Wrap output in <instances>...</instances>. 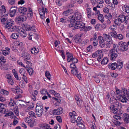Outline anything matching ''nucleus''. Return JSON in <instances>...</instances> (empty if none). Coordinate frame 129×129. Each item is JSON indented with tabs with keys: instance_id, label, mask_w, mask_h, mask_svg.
Wrapping results in <instances>:
<instances>
[{
	"instance_id": "nucleus-35",
	"label": "nucleus",
	"mask_w": 129,
	"mask_h": 129,
	"mask_svg": "<svg viewBox=\"0 0 129 129\" xmlns=\"http://www.w3.org/2000/svg\"><path fill=\"white\" fill-rule=\"evenodd\" d=\"M19 36V34L15 33H13L11 36L10 37L13 39H17Z\"/></svg>"
},
{
	"instance_id": "nucleus-11",
	"label": "nucleus",
	"mask_w": 129,
	"mask_h": 129,
	"mask_svg": "<svg viewBox=\"0 0 129 129\" xmlns=\"http://www.w3.org/2000/svg\"><path fill=\"white\" fill-rule=\"evenodd\" d=\"M98 38L100 47L102 48L104 47L105 45V42L103 37L101 36H99L98 37Z\"/></svg>"
},
{
	"instance_id": "nucleus-8",
	"label": "nucleus",
	"mask_w": 129,
	"mask_h": 129,
	"mask_svg": "<svg viewBox=\"0 0 129 129\" xmlns=\"http://www.w3.org/2000/svg\"><path fill=\"white\" fill-rule=\"evenodd\" d=\"M17 31L19 33L20 36L22 38L25 37L26 36L25 31L21 27H18Z\"/></svg>"
},
{
	"instance_id": "nucleus-22",
	"label": "nucleus",
	"mask_w": 129,
	"mask_h": 129,
	"mask_svg": "<svg viewBox=\"0 0 129 129\" xmlns=\"http://www.w3.org/2000/svg\"><path fill=\"white\" fill-rule=\"evenodd\" d=\"M40 127L42 128L46 129H52L50 128L49 124H42L40 125Z\"/></svg>"
},
{
	"instance_id": "nucleus-12",
	"label": "nucleus",
	"mask_w": 129,
	"mask_h": 129,
	"mask_svg": "<svg viewBox=\"0 0 129 129\" xmlns=\"http://www.w3.org/2000/svg\"><path fill=\"white\" fill-rule=\"evenodd\" d=\"M63 111V109L61 108H59L57 109H55L52 111L53 114L56 115L61 114Z\"/></svg>"
},
{
	"instance_id": "nucleus-33",
	"label": "nucleus",
	"mask_w": 129,
	"mask_h": 129,
	"mask_svg": "<svg viewBox=\"0 0 129 129\" xmlns=\"http://www.w3.org/2000/svg\"><path fill=\"white\" fill-rule=\"evenodd\" d=\"M6 113V115L7 116H10V118H13L14 116V113L13 112L11 111L6 112V111H5V113Z\"/></svg>"
},
{
	"instance_id": "nucleus-28",
	"label": "nucleus",
	"mask_w": 129,
	"mask_h": 129,
	"mask_svg": "<svg viewBox=\"0 0 129 129\" xmlns=\"http://www.w3.org/2000/svg\"><path fill=\"white\" fill-rule=\"evenodd\" d=\"M27 66H26V67L25 69L27 70L30 75H32L34 73L33 69L32 68H30V67H28Z\"/></svg>"
},
{
	"instance_id": "nucleus-63",
	"label": "nucleus",
	"mask_w": 129,
	"mask_h": 129,
	"mask_svg": "<svg viewBox=\"0 0 129 129\" xmlns=\"http://www.w3.org/2000/svg\"><path fill=\"white\" fill-rule=\"evenodd\" d=\"M45 75L46 76V77L49 80H50V75L49 73V72L48 71H46V72L45 73Z\"/></svg>"
},
{
	"instance_id": "nucleus-13",
	"label": "nucleus",
	"mask_w": 129,
	"mask_h": 129,
	"mask_svg": "<svg viewBox=\"0 0 129 129\" xmlns=\"http://www.w3.org/2000/svg\"><path fill=\"white\" fill-rule=\"evenodd\" d=\"M17 8L14 7H12L10 10V15L11 17L14 16L16 14Z\"/></svg>"
},
{
	"instance_id": "nucleus-27",
	"label": "nucleus",
	"mask_w": 129,
	"mask_h": 129,
	"mask_svg": "<svg viewBox=\"0 0 129 129\" xmlns=\"http://www.w3.org/2000/svg\"><path fill=\"white\" fill-rule=\"evenodd\" d=\"M125 14V13L124 12H123L119 16V18H118L122 22H123L124 21L125 22V15H124Z\"/></svg>"
},
{
	"instance_id": "nucleus-5",
	"label": "nucleus",
	"mask_w": 129,
	"mask_h": 129,
	"mask_svg": "<svg viewBox=\"0 0 129 129\" xmlns=\"http://www.w3.org/2000/svg\"><path fill=\"white\" fill-rule=\"evenodd\" d=\"M70 17L71 19L70 20V23L73 24V22L75 21H79L78 20L81 19L82 16L80 13L77 12L75 13L73 15L71 16Z\"/></svg>"
},
{
	"instance_id": "nucleus-9",
	"label": "nucleus",
	"mask_w": 129,
	"mask_h": 129,
	"mask_svg": "<svg viewBox=\"0 0 129 129\" xmlns=\"http://www.w3.org/2000/svg\"><path fill=\"white\" fill-rule=\"evenodd\" d=\"M116 52L110 50L109 52L108 56L110 57L111 60H114L118 56Z\"/></svg>"
},
{
	"instance_id": "nucleus-6",
	"label": "nucleus",
	"mask_w": 129,
	"mask_h": 129,
	"mask_svg": "<svg viewBox=\"0 0 129 129\" xmlns=\"http://www.w3.org/2000/svg\"><path fill=\"white\" fill-rule=\"evenodd\" d=\"M44 5L39 6V11L41 18L42 19L44 18L45 12L46 13H47V8H44Z\"/></svg>"
},
{
	"instance_id": "nucleus-42",
	"label": "nucleus",
	"mask_w": 129,
	"mask_h": 129,
	"mask_svg": "<svg viewBox=\"0 0 129 129\" xmlns=\"http://www.w3.org/2000/svg\"><path fill=\"white\" fill-rule=\"evenodd\" d=\"M74 40L76 43H80L82 41L80 36H77L75 37Z\"/></svg>"
},
{
	"instance_id": "nucleus-4",
	"label": "nucleus",
	"mask_w": 129,
	"mask_h": 129,
	"mask_svg": "<svg viewBox=\"0 0 129 129\" xmlns=\"http://www.w3.org/2000/svg\"><path fill=\"white\" fill-rule=\"evenodd\" d=\"M43 110L42 104L40 102H39L37 104L35 109L36 114L38 117H40L42 116Z\"/></svg>"
},
{
	"instance_id": "nucleus-14",
	"label": "nucleus",
	"mask_w": 129,
	"mask_h": 129,
	"mask_svg": "<svg viewBox=\"0 0 129 129\" xmlns=\"http://www.w3.org/2000/svg\"><path fill=\"white\" fill-rule=\"evenodd\" d=\"M75 98L76 103L78 106L81 107L83 105L84 103L83 101L78 96H76Z\"/></svg>"
},
{
	"instance_id": "nucleus-10",
	"label": "nucleus",
	"mask_w": 129,
	"mask_h": 129,
	"mask_svg": "<svg viewBox=\"0 0 129 129\" xmlns=\"http://www.w3.org/2000/svg\"><path fill=\"white\" fill-rule=\"evenodd\" d=\"M14 22L13 20L12 19L8 20V21L4 24V27L7 29H9L13 25Z\"/></svg>"
},
{
	"instance_id": "nucleus-56",
	"label": "nucleus",
	"mask_w": 129,
	"mask_h": 129,
	"mask_svg": "<svg viewBox=\"0 0 129 129\" xmlns=\"http://www.w3.org/2000/svg\"><path fill=\"white\" fill-rule=\"evenodd\" d=\"M14 112L16 115L18 116L19 115L18 109L17 107H15L14 108Z\"/></svg>"
},
{
	"instance_id": "nucleus-7",
	"label": "nucleus",
	"mask_w": 129,
	"mask_h": 129,
	"mask_svg": "<svg viewBox=\"0 0 129 129\" xmlns=\"http://www.w3.org/2000/svg\"><path fill=\"white\" fill-rule=\"evenodd\" d=\"M127 44L128 42L127 43L123 41L120 42L118 44L120 46L119 49L120 51L123 52L127 50L128 49L129 46Z\"/></svg>"
},
{
	"instance_id": "nucleus-51",
	"label": "nucleus",
	"mask_w": 129,
	"mask_h": 129,
	"mask_svg": "<svg viewBox=\"0 0 129 129\" xmlns=\"http://www.w3.org/2000/svg\"><path fill=\"white\" fill-rule=\"evenodd\" d=\"M98 18L99 20L102 23L104 21V17L102 14H99L98 15Z\"/></svg>"
},
{
	"instance_id": "nucleus-37",
	"label": "nucleus",
	"mask_w": 129,
	"mask_h": 129,
	"mask_svg": "<svg viewBox=\"0 0 129 129\" xmlns=\"http://www.w3.org/2000/svg\"><path fill=\"white\" fill-rule=\"evenodd\" d=\"M109 60V59L107 57H104L101 61V63L104 65L108 63Z\"/></svg>"
},
{
	"instance_id": "nucleus-18",
	"label": "nucleus",
	"mask_w": 129,
	"mask_h": 129,
	"mask_svg": "<svg viewBox=\"0 0 129 129\" xmlns=\"http://www.w3.org/2000/svg\"><path fill=\"white\" fill-rule=\"evenodd\" d=\"M74 119H73L71 120V122L73 123H75L76 122L77 124H78V123H79L83 121L81 120V118L80 117L77 116L76 118H74Z\"/></svg>"
},
{
	"instance_id": "nucleus-58",
	"label": "nucleus",
	"mask_w": 129,
	"mask_h": 129,
	"mask_svg": "<svg viewBox=\"0 0 129 129\" xmlns=\"http://www.w3.org/2000/svg\"><path fill=\"white\" fill-rule=\"evenodd\" d=\"M8 1L10 4L13 5L15 4L17 0H8Z\"/></svg>"
},
{
	"instance_id": "nucleus-30",
	"label": "nucleus",
	"mask_w": 129,
	"mask_h": 129,
	"mask_svg": "<svg viewBox=\"0 0 129 129\" xmlns=\"http://www.w3.org/2000/svg\"><path fill=\"white\" fill-rule=\"evenodd\" d=\"M39 52V50L38 48H36L34 47L31 48V53L33 54H37Z\"/></svg>"
},
{
	"instance_id": "nucleus-15",
	"label": "nucleus",
	"mask_w": 129,
	"mask_h": 129,
	"mask_svg": "<svg viewBox=\"0 0 129 129\" xmlns=\"http://www.w3.org/2000/svg\"><path fill=\"white\" fill-rule=\"evenodd\" d=\"M98 39L97 36V34L96 33L94 34L93 36V45L94 46H96L98 43Z\"/></svg>"
},
{
	"instance_id": "nucleus-60",
	"label": "nucleus",
	"mask_w": 129,
	"mask_h": 129,
	"mask_svg": "<svg viewBox=\"0 0 129 129\" xmlns=\"http://www.w3.org/2000/svg\"><path fill=\"white\" fill-rule=\"evenodd\" d=\"M118 46L117 44H114L113 46V48L111 50H112L113 51L117 52V47Z\"/></svg>"
},
{
	"instance_id": "nucleus-26",
	"label": "nucleus",
	"mask_w": 129,
	"mask_h": 129,
	"mask_svg": "<svg viewBox=\"0 0 129 129\" xmlns=\"http://www.w3.org/2000/svg\"><path fill=\"white\" fill-rule=\"evenodd\" d=\"M70 117L71 119V121L72 120L74 119V118H76L77 116H76V112L74 111H73L70 112L69 113Z\"/></svg>"
},
{
	"instance_id": "nucleus-62",
	"label": "nucleus",
	"mask_w": 129,
	"mask_h": 129,
	"mask_svg": "<svg viewBox=\"0 0 129 129\" xmlns=\"http://www.w3.org/2000/svg\"><path fill=\"white\" fill-rule=\"evenodd\" d=\"M110 34L112 37L116 39L117 34L116 31H114L113 32H111Z\"/></svg>"
},
{
	"instance_id": "nucleus-1",
	"label": "nucleus",
	"mask_w": 129,
	"mask_h": 129,
	"mask_svg": "<svg viewBox=\"0 0 129 129\" xmlns=\"http://www.w3.org/2000/svg\"><path fill=\"white\" fill-rule=\"evenodd\" d=\"M122 91L119 100L122 102H126L127 101L129 100V89L127 90L124 88L122 90Z\"/></svg>"
},
{
	"instance_id": "nucleus-36",
	"label": "nucleus",
	"mask_w": 129,
	"mask_h": 129,
	"mask_svg": "<svg viewBox=\"0 0 129 129\" xmlns=\"http://www.w3.org/2000/svg\"><path fill=\"white\" fill-rule=\"evenodd\" d=\"M112 106L115 108H117V109H120L122 107L121 105L118 102L115 103Z\"/></svg>"
},
{
	"instance_id": "nucleus-24",
	"label": "nucleus",
	"mask_w": 129,
	"mask_h": 129,
	"mask_svg": "<svg viewBox=\"0 0 129 129\" xmlns=\"http://www.w3.org/2000/svg\"><path fill=\"white\" fill-rule=\"evenodd\" d=\"M21 56L26 59H29L30 57V55L28 53L24 52L22 53Z\"/></svg>"
},
{
	"instance_id": "nucleus-19",
	"label": "nucleus",
	"mask_w": 129,
	"mask_h": 129,
	"mask_svg": "<svg viewBox=\"0 0 129 129\" xmlns=\"http://www.w3.org/2000/svg\"><path fill=\"white\" fill-rule=\"evenodd\" d=\"M10 52V49L8 47H6L4 50H2V53L4 56L9 55Z\"/></svg>"
},
{
	"instance_id": "nucleus-46",
	"label": "nucleus",
	"mask_w": 129,
	"mask_h": 129,
	"mask_svg": "<svg viewBox=\"0 0 129 129\" xmlns=\"http://www.w3.org/2000/svg\"><path fill=\"white\" fill-rule=\"evenodd\" d=\"M124 38V36L123 35L121 34H117L116 39L121 40L123 39Z\"/></svg>"
},
{
	"instance_id": "nucleus-34",
	"label": "nucleus",
	"mask_w": 129,
	"mask_h": 129,
	"mask_svg": "<svg viewBox=\"0 0 129 129\" xmlns=\"http://www.w3.org/2000/svg\"><path fill=\"white\" fill-rule=\"evenodd\" d=\"M0 112L2 113H5V107L4 104L0 103Z\"/></svg>"
},
{
	"instance_id": "nucleus-53",
	"label": "nucleus",
	"mask_w": 129,
	"mask_h": 129,
	"mask_svg": "<svg viewBox=\"0 0 129 129\" xmlns=\"http://www.w3.org/2000/svg\"><path fill=\"white\" fill-rule=\"evenodd\" d=\"M71 1L73 3L77 4H81L83 2V0H71Z\"/></svg>"
},
{
	"instance_id": "nucleus-57",
	"label": "nucleus",
	"mask_w": 129,
	"mask_h": 129,
	"mask_svg": "<svg viewBox=\"0 0 129 129\" xmlns=\"http://www.w3.org/2000/svg\"><path fill=\"white\" fill-rule=\"evenodd\" d=\"M28 114L30 115L29 116H31V117H36L35 113L33 111H29L28 112Z\"/></svg>"
},
{
	"instance_id": "nucleus-2",
	"label": "nucleus",
	"mask_w": 129,
	"mask_h": 129,
	"mask_svg": "<svg viewBox=\"0 0 129 129\" xmlns=\"http://www.w3.org/2000/svg\"><path fill=\"white\" fill-rule=\"evenodd\" d=\"M69 26L70 27H74L76 29H79L80 31H83L85 27V24L84 23L79 21H75L73 24L70 23L68 24Z\"/></svg>"
},
{
	"instance_id": "nucleus-61",
	"label": "nucleus",
	"mask_w": 129,
	"mask_h": 129,
	"mask_svg": "<svg viewBox=\"0 0 129 129\" xmlns=\"http://www.w3.org/2000/svg\"><path fill=\"white\" fill-rule=\"evenodd\" d=\"M13 74L16 80H19L17 72L14 70V71H13Z\"/></svg>"
},
{
	"instance_id": "nucleus-47",
	"label": "nucleus",
	"mask_w": 129,
	"mask_h": 129,
	"mask_svg": "<svg viewBox=\"0 0 129 129\" xmlns=\"http://www.w3.org/2000/svg\"><path fill=\"white\" fill-rule=\"evenodd\" d=\"M13 118L14 119V120L12 123V125H15L18 123V119L15 116Z\"/></svg>"
},
{
	"instance_id": "nucleus-43",
	"label": "nucleus",
	"mask_w": 129,
	"mask_h": 129,
	"mask_svg": "<svg viewBox=\"0 0 129 129\" xmlns=\"http://www.w3.org/2000/svg\"><path fill=\"white\" fill-rule=\"evenodd\" d=\"M72 12L73 11L72 10H68L63 12V14L64 16H68L70 15Z\"/></svg>"
},
{
	"instance_id": "nucleus-16",
	"label": "nucleus",
	"mask_w": 129,
	"mask_h": 129,
	"mask_svg": "<svg viewBox=\"0 0 129 129\" xmlns=\"http://www.w3.org/2000/svg\"><path fill=\"white\" fill-rule=\"evenodd\" d=\"M26 19V16L22 15L19 16L18 18H17V20L18 21H20L21 22L25 21Z\"/></svg>"
},
{
	"instance_id": "nucleus-21",
	"label": "nucleus",
	"mask_w": 129,
	"mask_h": 129,
	"mask_svg": "<svg viewBox=\"0 0 129 129\" xmlns=\"http://www.w3.org/2000/svg\"><path fill=\"white\" fill-rule=\"evenodd\" d=\"M122 9L123 11L127 13H129V6L125 4L122 6Z\"/></svg>"
},
{
	"instance_id": "nucleus-50",
	"label": "nucleus",
	"mask_w": 129,
	"mask_h": 129,
	"mask_svg": "<svg viewBox=\"0 0 129 129\" xmlns=\"http://www.w3.org/2000/svg\"><path fill=\"white\" fill-rule=\"evenodd\" d=\"M99 75H95L93 76L94 78V80L97 83H99L100 82V79L99 77Z\"/></svg>"
},
{
	"instance_id": "nucleus-44",
	"label": "nucleus",
	"mask_w": 129,
	"mask_h": 129,
	"mask_svg": "<svg viewBox=\"0 0 129 129\" xmlns=\"http://www.w3.org/2000/svg\"><path fill=\"white\" fill-rule=\"evenodd\" d=\"M20 73L23 76L24 75H27L25 70L23 69H21L19 71Z\"/></svg>"
},
{
	"instance_id": "nucleus-39",
	"label": "nucleus",
	"mask_w": 129,
	"mask_h": 129,
	"mask_svg": "<svg viewBox=\"0 0 129 129\" xmlns=\"http://www.w3.org/2000/svg\"><path fill=\"white\" fill-rule=\"evenodd\" d=\"M6 11V10L5 8H2V9H0V18L4 16L5 13Z\"/></svg>"
},
{
	"instance_id": "nucleus-20",
	"label": "nucleus",
	"mask_w": 129,
	"mask_h": 129,
	"mask_svg": "<svg viewBox=\"0 0 129 129\" xmlns=\"http://www.w3.org/2000/svg\"><path fill=\"white\" fill-rule=\"evenodd\" d=\"M86 12L87 14V17L88 18H91L92 15H94L93 13H92L91 9V8L86 9Z\"/></svg>"
},
{
	"instance_id": "nucleus-41",
	"label": "nucleus",
	"mask_w": 129,
	"mask_h": 129,
	"mask_svg": "<svg viewBox=\"0 0 129 129\" xmlns=\"http://www.w3.org/2000/svg\"><path fill=\"white\" fill-rule=\"evenodd\" d=\"M123 62L121 61L118 62L117 63V69L120 70L123 66Z\"/></svg>"
},
{
	"instance_id": "nucleus-55",
	"label": "nucleus",
	"mask_w": 129,
	"mask_h": 129,
	"mask_svg": "<svg viewBox=\"0 0 129 129\" xmlns=\"http://www.w3.org/2000/svg\"><path fill=\"white\" fill-rule=\"evenodd\" d=\"M92 28V27L90 26H85V27H84L83 31H88L90 30Z\"/></svg>"
},
{
	"instance_id": "nucleus-23",
	"label": "nucleus",
	"mask_w": 129,
	"mask_h": 129,
	"mask_svg": "<svg viewBox=\"0 0 129 129\" xmlns=\"http://www.w3.org/2000/svg\"><path fill=\"white\" fill-rule=\"evenodd\" d=\"M123 119L125 122L128 123L129 122V115L126 113H124L123 114Z\"/></svg>"
},
{
	"instance_id": "nucleus-49",
	"label": "nucleus",
	"mask_w": 129,
	"mask_h": 129,
	"mask_svg": "<svg viewBox=\"0 0 129 129\" xmlns=\"http://www.w3.org/2000/svg\"><path fill=\"white\" fill-rule=\"evenodd\" d=\"M83 121L77 124V125L80 128L82 129L85 128V126L84 124L83 123Z\"/></svg>"
},
{
	"instance_id": "nucleus-54",
	"label": "nucleus",
	"mask_w": 129,
	"mask_h": 129,
	"mask_svg": "<svg viewBox=\"0 0 129 129\" xmlns=\"http://www.w3.org/2000/svg\"><path fill=\"white\" fill-rule=\"evenodd\" d=\"M107 43V47L110 48L111 46V45L113 43V42L112 39H111L110 40L108 41H106Z\"/></svg>"
},
{
	"instance_id": "nucleus-25",
	"label": "nucleus",
	"mask_w": 129,
	"mask_h": 129,
	"mask_svg": "<svg viewBox=\"0 0 129 129\" xmlns=\"http://www.w3.org/2000/svg\"><path fill=\"white\" fill-rule=\"evenodd\" d=\"M66 54L67 55L68 57L67 61L68 62H69L71 61L72 59L73 58V55L68 52H66Z\"/></svg>"
},
{
	"instance_id": "nucleus-45",
	"label": "nucleus",
	"mask_w": 129,
	"mask_h": 129,
	"mask_svg": "<svg viewBox=\"0 0 129 129\" xmlns=\"http://www.w3.org/2000/svg\"><path fill=\"white\" fill-rule=\"evenodd\" d=\"M110 108L112 110L111 111L112 113L114 114H116L117 113L118 111L117 108H115V107H113L112 106L110 107Z\"/></svg>"
},
{
	"instance_id": "nucleus-38",
	"label": "nucleus",
	"mask_w": 129,
	"mask_h": 129,
	"mask_svg": "<svg viewBox=\"0 0 129 129\" xmlns=\"http://www.w3.org/2000/svg\"><path fill=\"white\" fill-rule=\"evenodd\" d=\"M122 23L118 18L115 19L114 21V23L116 26H119Z\"/></svg>"
},
{
	"instance_id": "nucleus-29",
	"label": "nucleus",
	"mask_w": 129,
	"mask_h": 129,
	"mask_svg": "<svg viewBox=\"0 0 129 129\" xmlns=\"http://www.w3.org/2000/svg\"><path fill=\"white\" fill-rule=\"evenodd\" d=\"M102 51L101 50H98L96 51L92 55V56L93 58H95L102 54Z\"/></svg>"
},
{
	"instance_id": "nucleus-64",
	"label": "nucleus",
	"mask_w": 129,
	"mask_h": 129,
	"mask_svg": "<svg viewBox=\"0 0 129 129\" xmlns=\"http://www.w3.org/2000/svg\"><path fill=\"white\" fill-rule=\"evenodd\" d=\"M29 126L30 127H33L35 126L36 125V122L35 121L32 120L31 122L30 123H29Z\"/></svg>"
},
{
	"instance_id": "nucleus-32",
	"label": "nucleus",
	"mask_w": 129,
	"mask_h": 129,
	"mask_svg": "<svg viewBox=\"0 0 129 129\" xmlns=\"http://www.w3.org/2000/svg\"><path fill=\"white\" fill-rule=\"evenodd\" d=\"M103 36L104 39L106 41H108L112 39L110 35L106 34H103Z\"/></svg>"
},
{
	"instance_id": "nucleus-31",
	"label": "nucleus",
	"mask_w": 129,
	"mask_h": 129,
	"mask_svg": "<svg viewBox=\"0 0 129 129\" xmlns=\"http://www.w3.org/2000/svg\"><path fill=\"white\" fill-rule=\"evenodd\" d=\"M25 121L28 123H29L32 120L31 116H28L24 118Z\"/></svg>"
},
{
	"instance_id": "nucleus-3",
	"label": "nucleus",
	"mask_w": 129,
	"mask_h": 129,
	"mask_svg": "<svg viewBox=\"0 0 129 129\" xmlns=\"http://www.w3.org/2000/svg\"><path fill=\"white\" fill-rule=\"evenodd\" d=\"M19 12L22 13V14H24L26 15L29 17H32L33 16V13L32 10L30 8H29L27 10V9L25 7H21L19 9Z\"/></svg>"
},
{
	"instance_id": "nucleus-52",
	"label": "nucleus",
	"mask_w": 129,
	"mask_h": 129,
	"mask_svg": "<svg viewBox=\"0 0 129 129\" xmlns=\"http://www.w3.org/2000/svg\"><path fill=\"white\" fill-rule=\"evenodd\" d=\"M17 27L15 26H12L9 28L8 29V31L9 32H12V31H17Z\"/></svg>"
},
{
	"instance_id": "nucleus-59",
	"label": "nucleus",
	"mask_w": 129,
	"mask_h": 129,
	"mask_svg": "<svg viewBox=\"0 0 129 129\" xmlns=\"http://www.w3.org/2000/svg\"><path fill=\"white\" fill-rule=\"evenodd\" d=\"M15 104L14 101L12 99H11L9 103V105L10 106H14Z\"/></svg>"
},
{
	"instance_id": "nucleus-48",
	"label": "nucleus",
	"mask_w": 129,
	"mask_h": 129,
	"mask_svg": "<svg viewBox=\"0 0 129 129\" xmlns=\"http://www.w3.org/2000/svg\"><path fill=\"white\" fill-rule=\"evenodd\" d=\"M83 121L77 124V125L80 128L82 129L85 128V126L84 124L83 123Z\"/></svg>"
},
{
	"instance_id": "nucleus-40",
	"label": "nucleus",
	"mask_w": 129,
	"mask_h": 129,
	"mask_svg": "<svg viewBox=\"0 0 129 129\" xmlns=\"http://www.w3.org/2000/svg\"><path fill=\"white\" fill-rule=\"evenodd\" d=\"M0 20L2 23L4 25L5 24L8 20V19L5 16H4L1 18H0Z\"/></svg>"
},
{
	"instance_id": "nucleus-17",
	"label": "nucleus",
	"mask_w": 129,
	"mask_h": 129,
	"mask_svg": "<svg viewBox=\"0 0 129 129\" xmlns=\"http://www.w3.org/2000/svg\"><path fill=\"white\" fill-rule=\"evenodd\" d=\"M108 68L112 70H115L117 69V65L116 63H113L112 64L109 63L108 65Z\"/></svg>"
}]
</instances>
